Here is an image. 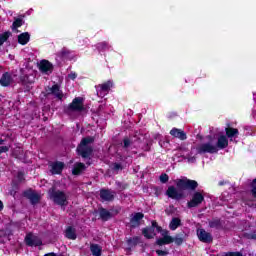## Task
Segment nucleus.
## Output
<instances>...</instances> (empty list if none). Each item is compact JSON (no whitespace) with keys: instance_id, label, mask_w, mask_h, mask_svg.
<instances>
[{"instance_id":"obj_1","label":"nucleus","mask_w":256,"mask_h":256,"mask_svg":"<svg viewBox=\"0 0 256 256\" xmlns=\"http://www.w3.org/2000/svg\"><path fill=\"white\" fill-rule=\"evenodd\" d=\"M92 143H95L94 137L87 136L82 138L80 144L76 148L77 154L82 157V159H91V155H93Z\"/></svg>"},{"instance_id":"obj_2","label":"nucleus","mask_w":256,"mask_h":256,"mask_svg":"<svg viewBox=\"0 0 256 256\" xmlns=\"http://www.w3.org/2000/svg\"><path fill=\"white\" fill-rule=\"evenodd\" d=\"M84 103L85 99L83 97H75L68 106H64L63 111L66 115H71V113H83L87 111Z\"/></svg>"},{"instance_id":"obj_3","label":"nucleus","mask_w":256,"mask_h":256,"mask_svg":"<svg viewBox=\"0 0 256 256\" xmlns=\"http://www.w3.org/2000/svg\"><path fill=\"white\" fill-rule=\"evenodd\" d=\"M49 197L55 205H59L60 207H66L69 205V200L67 198V194H65L62 190H56L55 187H52L48 191Z\"/></svg>"},{"instance_id":"obj_4","label":"nucleus","mask_w":256,"mask_h":256,"mask_svg":"<svg viewBox=\"0 0 256 256\" xmlns=\"http://www.w3.org/2000/svg\"><path fill=\"white\" fill-rule=\"evenodd\" d=\"M176 187L181 191H196L197 187H199V182L188 178L177 179Z\"/></svg>"},{"instance_id":"obj_5","label":"nucleus","mask_w":256,"mask_h":256,"mask_svg":"<svg viewBox=\"0 0 256 256\" xmlns=\"http://www.w3.org/2000/svg\"><path fill=\"white\" fill-rule=\"evenodd\" d=\"M155 229L157 233L163 231V227L159 226V223L155 220H152L151 226H147L142 229L143 237H145V239H155V236L157 235Z\"/></svg>"},{"instance_id":"obj_6","label":"nucleus","mask_w":256,"mask_h":256,"mask_svg":"<svg viewBox=\"0 0 256 256\" xmlns=\"http://www.w3.org/2000/svg\"><path fill=\"white\" fill-rule=\"evenodd\" d=\"M205 201V196L203 193L196 191L192 194V198L187 202L188 209H193L195 207H199Z\"/></svg>"},{"instance_id":"obj_7","label":"nucleus","mask_w":256,"mask_h":256,"mask_svg":"<svg viewBox=\"0 0 256 256\" xmlns=\"http://www.w3.org/2000/svg\"><path fill=\"white\" fill-rule=\"evenodd\" d=\"M196 151L198 155H203L205 153H210L213 155L214 153H217L219 149H217V146H214L211 143H203L196 148Z\"/></svg>"},{"instance_id":"obj_8","label":"nucleus","mask_w":256,"mask_h":256,"mask_svg":"<svg viewBox=\"0 0 256 256\" xmlns=\"http://www.w3.org/2000/svg\"><path fill=\"white\" fill-rule=\"evenodd\" d=\"M23 197L29 199L31 205H37L41 201V196L37 194L33 189H28L23 192Z\"/></svg>"},{"instance_id":"obj_9","label":"nucleus","mask_w":256,"mask_h":256,"mask_svg":"<svg viewBox=\"0 0 256 256\" xmlns=\"http://www.w3.org/2000/svg\"><path fill=\"white\" fill-rule=\"evenodd\" d=\"M197 236L201 243H213V235L203 228L197 230Z\"/></svg>"},{"instance_id":"obj_10","label":"nucleus","mask_w":256,"mask_h":256,"mask_svg":"<svg viewBox=\"0 0 256 256\" xmlns=\"http://www.w3.org/2000/svg\"><path fill=\"white\" fill-rule=\"evenodd\" d=\"M25 243L28 247H41V245H43V240L38 236L28 234L25 237Z\"/></svg>"},{"instance_id":"obj_11","label":"nucleus","mask_w":256,"mask_h":256,"mask_svg":"<svg viewBox=\"0 0 256 256\" xmlns=\"http://www.w3.org/2000/svg\"><path fill=\"white\" fill-rule=\"evenodd\" d=\"M166 195L170 199H175L176 201H179L185 197L183 195V192H179L175 186H169L168 189L166 190Z\"/></svg>"},{"instance_id":"obj_12","label":"nucleus","mask_w":256,"mask_h":256,"mask_svg":"<svg viewBox=\"0 0 256 256\" xmlns=\"http://www.w3.org/2000/svg\"><path fill=\"white\" fill-rule=\"evenodd\" d=\"M225 133V137L230 139V141H233V139H237L239 137V129L232 127L230 123L226 124Z\"/></svg>"},{"instance_id":"obj_13","label":"nucleus","mask_w":256,"mask_h":256,"mask_svg":"<svg viewBox=\"0 0 256 256\" xmlns=\"http://www.w3.org/2000/svg\"><path fill=\"white\" fill-rule=\"evenodd\" d=\"M53 64L49 62V60H41L39 63V71L41 73H46V75H49V73H53Z\"/></svg>"},{"instance_id":"obj_14","label":"nucleus","mask_w":256,"mask_h":256,"mask_svg":"<svg viewBox=\"0 0 256 256\" xmlns=\"http://www.w3.org/2000/svg\"><path fill=\"white\" fill-rule=\"evenodd\" d=\"M144 217H145V214H143L142 212L134 213L133 217L130 219L131 229H136V227H139V225H141V220Z\"/></svg>"},{"instance_id":"obj_15","label":"nucleus","mask_w":256,"mask_h":256,"mask_svg":"<svg viewBox=\"0 0 256 256\" xmlns=\"http://www.w3.org/2000/svg\"><path fill=\"white\" fill-rule=\"evenodd\" d=\"M100 199H102V201H114L115 200V192L111 191L109 189H101L100 190Z\"/></svg>"},{"instance_id":"obj_16","label":"nucleus","mask_w":256,"mask_h":256,"mask_svg":"<svg viewBox=\"0 0 256 256\" xmlns=\"http://www.w3.org/2000/svg\"><path fill=\"white\" fill-rule=\"evenodd\" d=\"M98 87L100 88V90L98 91L100 97H105V95H107L109 91H111V87H113V82L108 80L103 84H99Z\"/></svg>"},{"instance_id":"obj_17","label":"nucleus","mask_w":256,"mask_h":256,"mask_svg":"<svg viewBox=\"0 0 256 256\" xmlns=\"http://www.w3.org/2000/svg\"><path fill=\"white\" fill-rule=\"evenodd\" d=\"M20 82L24 87H29V85L35 83V76L33 74H22L20 76Z\"/></svg>"},{"instance_id":"obj_18","label":"nucleus","mask_w":256,"mask_h":256,"mask_svg":"<svg viewBox=\"0 0 256 256\" xmlns=\"http://www.w3.org/2000/svg\"><path fill=\"white\" fill-rule=\"evenodd\" d=\"M48 95H54V97H57L60 101L63 99V92H61V88L57 84H54L47 90V96Z\"/></svg>"},{"instance_id":"obj_19","label":"nucleus","mask_w":256,"mask_h":256,"mask_svg":"<svg viewBox=\"0 0 256 256\" xmlns=\"http://www.w3.org/2000/svg\"><path fill=\"white\" fill-rule=\"evenodd\" d=\"M170 135L175 137L176 139H180V141H185L187 139V133L182 129L172 128L170 130Z\"/></svg>"},{"instance_id":"obj_20","label":"nucleus","mask_w":256,"mask_h":256,"mask_svg":"<svg viewBox=\"0 0 256 256\" xmlns=\"http://www.w3.org/2000/svg\"><path fill=\"white\" fill-rule=\"evenodd\" d=\"M98 213L101 221H103L104 223L112 219L111 211L107 210V208L100 207L98 209Z\"/></svg>"},{"instance_id":"obj_21","label":"nucleus","mask_w":256,"mask_h":256,"mask_svg":"<svg viewBox=\"0 0 256 256\" xmlns=\"http://www.w3.org/2000/svg\"><path fill=\"white\" fill-rule=\"evenodd\" d=\"M65 169V163L56 161L52 164L51 173L52 175H61Z\"/></svg>"},{"instance_id":"obj_22","label":"nucleus","mask_w":256,"mask_h":256,"mask_svg":"<svg viewBox=\"0 0 256 256\" xmlns=\"http://www.w3.org/2000/svg\"><path fill=\"white\" fill-rule=\"evenodd\" d=\"M227 147H229V139L227 138V136H219L216 143V149H227Z\"/></svg>"},{"instance_id":"obj_23","label":"nucleus","mask_w":256,"mask_h":256,"mask_svg":"<svg viewBox=\"0 0 256 256\" xmlns=\"http://www.w3.org/2000/svg\"><path fill=\"white\" fill-rule=\"evenodd\" d=\"M126 244L128 245V249L131 251L133 247H137L139 244H141V237L134 236V237L127 238Z\"/></svg>"},{"instance_id":"obj_24","label":"nucleus","mask_w":256,"mask_h":256,"mask_svg":"<svg viewBox=\"0 0 256 256\" xmlns=\"http://www.w3.org/2000/svg\"><path fill=\"white\" fill-rule=\"evenodd\" d=\"M65 237L70 241H75L77 239V230L73 226H68L65 230Z\"/></svg>"},{"instance_id":"obj_25","label":"nucleus","mask_w":256,"mask_h":256,"mask_svg":"<svg viewBox=\"0 0 256 256\" xmlns=\"http://www.w3.org/2000/svg\"><path fill=\"white\" fill-rule=\"evenodd\" d=\"M171 243H174L173 236H164L162 238H159L156 240V245H159V247H163V245H171Z\"/></svg>"},{"instance_id":"obj_26","label":"nucleus","mask_w":256,"mask_h":256,"mask_svg":"<svg viewBox=\"0 0 256 256\" xmlns=\"http://www.w3.org/2000/svg\"><path fill=\"white\" fill-rule=\"evenodd\" d=\"M87 167L82 162H77L74 164V167L72 169V175H81L83 171H85Z\"/></svg>"},{"instance_id":"obj_27","label":"nucleus","mask_w":256,"mask_h":256,"mask_svg":"<svg viewBox=\"0 0 256 256\" xmlns=\"http://www.w3.org/2000/svg\"><path fill=\"white\" fill-rule=\"evenodd\" d=\"M31 40V34L29 32H23L18 35V43L19 45H27Z\"/></svg>"},{"instance_id":"obj_28","label":"nucleus","mask_w":256,"mask_h":256,"mask_svg":"<svg viewBox=\"0 0 256 256\" xmlns=\"http://www.w3.org/2000/svg\"><path fill=\"white\" fill-rule=\"evenodd\" d=\"M11 74H9V72H5L4 74H2V77L0 79V85L2 87H9L11 85Z\"/></svg>"},{"instance_id":"obj_29","label":"nucleus","mask_w":256,"mask_h":256,"mask_svg":"<svg viewBox=\"0 0 256 256\" xmlns=\"http://www.w3.org/2000/svg\"><path fill=\"white\" fill-rule=\"evenodd\" d=\"M208 225L210 229H221L223 227V223L221 222V219L219 218H213L208 222Z\"/></svg>"},{"instance_id":"obj_30","label":"nucleus","mask_w":256,"mask_h":256,"mask_svg":"<svg viewBox=\"0 0 256 256\" xmlns=\"http://www.w3.org/2000/svg\"><path fill=\"white\" fill-rule=\"evenodd\" d=\"M179 227H181V218H177V217L172 218L169 224V229L171 231H176V229H179Z\"/></svg>"},{"instance_id":"obj_31","label":"nucleus","mask_w":256,"mask_h":256,"mask_svg":"<svg viewBox=\"0 0 256 256\" xmlns=\"http://www.w3.org/2000/svg\"><path fill=\"white\" fill-rule=\"evenodd\" d=\"M96 49L101 53L102 51H109V49H111V46L109 45V42L103 41L96 44Z\"/></svg>"},{"instance_id":"obj_32","label":"nucleus","mask_w":256,"mask_h":256,"mask_svg":"<svg viewBox=\"0 0 256 256\" xmlns=\"http://www.w3.org/2000/svg\"><path fill=\"white\" fill-rule=\"evenodd\" d=\"M174 239V243L175 245H177L178 247H181V245H183V243H185V233H180V234H176Z\"/></svg>"},{"instance_id":"obj_33","label":"nucleus","mask_w":256,"mask_h":256,"mask_svg":"<svg viewBox=\"0 0 256 256\" xmlns=\"http://www.w3.org/2000/svg\"><path fill=\"white\" fill-rule=\"evenodd\" d=\"M90 251L93 256H101L102 248L99 246V244H91Z\"/></svg>"},{"instance_id":"obj_34","label":"nucleus","mask_w":256,"mask_h":256,"mask_svg":"<svg viewBox=\"0 0 256 256\" xmlns=\"http://www.w3.org/2000/svg\"><path fill=\"white\" fill-rule=\"evenodd\" d=\"M9 37H11V32L6 31L2 34H0V47L7 42V40L9 39Z\"/></svg>"},{"instance_id":"obj_35","label":"nucleus","mask_w":256,"mask_h":256,"mask_svg":"<svg viewBox=\"0 0 256 256\" xmlns=\"http://www.w3.org/2000/svg\"><path fill=\"white\" fill-rule=\"evenodd\" d=\"M133 145V141L129 137H124L122 140V147L123 149H129Z\"/></svg>"},{"instance_id":"obj_36","label":"nucleus","mask_w":256,"mask_h":256,"mask_svg":"<svg viewBox=\"0 0 256 256\" xmlns=\"http://www.w3.org/2000/svg\"><path fill=\"white\" fill-rule=\"evenodd\" d=\"M111 170L115 173H119V171H123V164L114 162L111 164Z\"/></svg>"},{"instance_id":"obj_37","label":"nucleus","mask_w":256,"mask_h":256,"mask_svg":"<svg viewBox=\"0 0 256 256\" xmlns=\"http://www.w3.org/2000/svg\"><path fill=\"white\" fill-rule=\"evenodd\" d=\"M69 55H71V50L67 49V48H63L60 51V57L61 59H69Z\"/></svg>"},{"instance_id":"obj_38","label":"nucleus","mask_w":256,"mask_h":256,"mask_svg":"<svg viewBox=\"0 0 256 256\" xmlns=\"http://www.w3.org/2000/svg\"><path fill=\"white\" fill-rule=\"evenodd\" d=\"M250 193L256 199V178L250 183Z\"/></svg>"},{"instance_id":"obj_39","label":"nucleus","mask_w":256,"mask_h":256,"mask_svg":"<svg viewBox=\"0 0 256 256\" xmlns=\"http://www.w3.org/2000/svg\"><path fill=\"white\" fill-rule=\"evenodd\" d=\"M13 29H19V27H23V19L21 18H15L13 24H12Z\"/></svg>"},{"instance_id":"obj_40","label":"nucleus","mask_w":256,"mask_h":256,"mask_svg":"<svg viewBox=\"0 0 256 256\" xmlns=\"http://www.w3.org/2000/svg\"><path fill=\"white\" fill-rule=\"evenodd\" d=\"M120 213H121V206H116L115 208L110 209V215H112V219L113 217H117V215H119Z\"/></svg>"},{"instance_id":"obj_41","label":"nucleus","mask_w":256,"mask_h":256,"mask_svg":"<svg viewBox=\"0 0 256 256\" xmlns=\"http://www.w3.org/2000/svg\"><path fill=\"white\" fill-rule=\"evenodd\" d=\"M242 235H243L244 239L256 240V230H254L252 233L244 232Z\"/></svg>"},{"instance_id":"obj_42","label":"nucleus","mask_w":256,"mask_h":256,"mask_svg":"<svg viewBox=\"0 0 256 256\" xmlns=\"http://www.w3.org/2000/svg\"><path fill=\"white\" fill-rule=\"evenodd\" d=\"M16 177H17L18 183H23V181H25V172L19 171Z\"/></svg>"},{"instance_id":"obj_43","label":"nucleus","mask_w":256,"mask_h":256,"mask_svg":"<svg viewBox=\"0 0 256 256\" xmlns=\"http://www.w3.org/2000/svg\"><path fill=\"white\" fill-rule=\"evenodd\" d=\"M159 179L162 183H167L169 181V175H167L166 173H163L160 175Z\"/></svg>"},{"instance_id":"obj_44","label":"nucleus","mask_w":256,"mask_h":256,"mask_svg":"<svg viewBox=\"0 0 256 256\" xmlns=\"http://www.w3.org/2000/svg\"><path fill=\"white\" fill-rule=\"evenodd\" d=\"M155 253L158 255V256H167L169 255V250H159L157 249L155 251Z\"/></svg>"},{"instance_id":"obj_45","label":"nucleus","mask_w":256,"mask_h":256,"mask_svg":"<svg viewBox=\"0 0 256 256\" xmlns=\"http://www.w3.org/2000/svg\"><path fill=\"white\" fill-rule=\"evenodd\" d=\"M192 155H193V153H190L187 155V159H188L189 163H195V161H197V157L192 156Z\"/></svg>"},{"instance_id":"obj_46","label":"nucleus","mask_w":256,"mask_h":256,"mask_svg":"<svg viewBox=\"0 0 256 256\" xmlns=\"http://www.w3.org/2000/svg\"><path fill=\"white\" fill-rule=\"evenodd\" d=\"M12 190H14V195H17V191H19V184L17 182L12 183Z\"/></svg>"},{"instance_id":"obj_47","label":"nucleus","mask_w":256,"mask_h":256,"mask_svg":"<svg viewBox=\"0 0 256 256\" xmlns=\"http://www.w3.org/2000/svg\"><path fill=\"white\" fill-rule=\"evenodd\" d=\"M224 256H243L241 252H227Z\"/></svg>"},{"instance_id":"obj_48","label":"nucleus","mask_w":256,"mask_h":256,"mask_svg":"<svg viewBox=\"0 0 256 256\" xmlns=\"http://www.w3.org/2000/svg\"><path fill=\"white\" fill-rule=\"evenodd\" d=\"M9 152V146H0V155Z\"/></svg>"},{"instance_id":"obj_49","label":"nucleus","mask_w":256,"mask_h":256,"mask_svg":"<svg viewBox=\"0 0 256 256\" xmlns=\"http://www.w3.org/2000/svg\"><path fill=\"white\" fill-rule=\"evenodd\" d=\"M158 233H161L162 237H168L169 236V230H163L158 232Z\"/></svg>"},{"instance_id":"obj_50","label":"nucleus","mask_w":256,"mask_h":256,"mask_svg":"<svg viewBox=\"0 0 256 256\" xmlns=\"http://www.w3.org/2000/svg\"><path fill=\"white\" fill-rule=\"evenodd\" d=\"M144 151H151V146H149V144H145V146L143 147Z\"/></svg>"},{"instance_id":"obj_51","label":"nucleus","mask_w":256,"mask_h":256,"mask_svg":"<svg viewBox=\"0 0 256 256\" xmlns=\"http://www.w3.org/2000/svg\"><path fill=\"white\" fill-rule=\"evenodd\" d=\"M70 79L74 80L77 79V74L73 73V74H69Z\"/></svg>"},{"instance_id":"obj_52","label":"nucleus","mask_w":256,"mask_h":256,"mask_svg":"<svg viewBox=\"0 0 256 256\" xmlns=\"http://www.w3.org/2000/svg\"><path fill=\"white\" fill-rule=\"evenodd\" d=\"M5 209V205L3 204V201L0 200V211Z\"/></svg>"},{"instance_id":"obj_53","label":"nucleus","mask_w":256,"mask_h":256,"mask_svg":"<svg viewBox=\"0 0 256 256\" xmlns=\"http://www.w3.org/2000/svg\"><path fill=\"white\" fill-rule=\"evenodd\" d=\"M10 195H12L13 197H15V190H11V191H10Z\"/></svg>"},{"instance_id":"obj_54","label":"nucleus","mask_w":256,"mask_h":256,"mask_svg":"<svg viewBox=\"0 0 256 256\" xmlns=\"http://www.w3.org/2000/svg\"><path fill=\"white\" fill-rule=\"evenodd\" d=\"M5 144V140L4 139H0V145H4Z\"/></svg>"},{"instance_id":"obj_55","label":"nucleus","mask_w":256,"mask_h":256,"mask_svg":"<svg viewBox=\"0 0 256 256\" xmlns=\"http://www.w3.org/2000/svg\"><path fill=\"white\" fill-rule=\"evenodd\" d=\"M209 139H211V136H208Z\"/></svg>"}]
</instances>
